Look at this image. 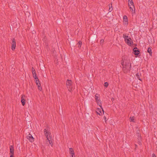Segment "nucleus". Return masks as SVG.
Here are the masks:
<instances>
[{
	"instance_id": "nucleus-18",
	"label": "nucleus",
	"mask_w": 157,
	"mask_h": 157,
	"mask_svg": "<svg viewBox=\"0 0 157 157\" xmlns=\"http://www.w3.org/2000/svg\"><path fill=\"white\" fill-rule=\"evenodd\" d=\"M137 136L138 137V139L139 140H140L141 139V134L139 133H137Z\"/></svg>"
},
{
	"instance_id": "nucleus-3",
	"label": "nucleus",
	"mask_w": 157,
	"mask_h": 157,
	"mask_svg": "<svg viewBox=\"0 0 157 157\" xmlns=\"http://www.w3.org/2000/svg\"><path fill=\"white\" fill-rule=\"evenodd\" d=\"M125 43L129 46H131L133 44V42L131 39L130 37H128V38H126L124 40Z\"/></svg>"
},
{
	"instance_id": "nucleus-11",
	"label": "nucleus",
	"mask_w": 157,
	"mask_h": 157,
	"mask_svg": "<svg viewBox=\"0 0 157 157\" xmlns=\"http://www.w3.org/2000/svg\"><path fill=\"white\" fill-rule=\"evenodd\" d=\"M124 21V24L125 25H128V19L127 16L126 15H124L123 17Z\"/></svg>"
},
{
	"instance_id": "nucleus-41",
	"label": "nucleus",
	"mask_w": 157,
	"mask_h": 157,
	"mask_svg": "<svg viewBox=\"0 0 157 157\" xmlns=\"http://www.w3.org/2000/svg\"><path fill=\"white\" fill-rule=\"evenodd\" d=\"M71 157H75V155H71Z\"/></svg>"
},
{
	"instance_id": "nucleus-43",
	"label": "nucleus",
	"mask_w": 157,
	"mask_h": 157,
	"mask_svg": "<svg viewBox=\"0 0 157 157\" xmlns=\"http://www.w3.org/2000/svg\"><path fill=\"white\" fill-rule=\"evenodd\" d=\"M135 147H137V145L136 144H135Z\"/></svg>"
},
{
	"instance_id": "nucleus-45",
	"label": "nucleus",
	"mask_w": 157,
	"mask_h": 157,
	"mask_svg": "<svg viewBox=\"0 0 157 157\" xmlns=\"http://www.w3.org/2000/svg\"><path fill=\"white\" fill-rule=\"evenodd\" d=\"M102 111H103V113H104V111L102 109Z\"/></svg>"
},
{
	"instance_id": "nucleus-16",
	"label": "nucleus",
	"mask_w": 157,
	"mask_h": 157,
	"mask_svg": "<svg viewBox=\"0 0 157 157\" xmlns=\"http://www.w3.org/2000/svg\"><path fill=\"white\" fill-rule=\"evenodd\" d=\"M141 75L140 74H139V73H137L136 74V76L139 80L142 81V79L140 78V75Z\"/></svg>"
},
{
	"instance_id": "nucleus-35",
	"label": "nucleus",
	"mask_w": 157,
	"mask_h": 157,
	"mask_svg": "<svg viewBox=\"0 0 157 157\" xmlns=\"http://www.w3.org/2000/svg\"><path fill=\"white\" fill-rule=\"evenodd\" d=\"M34 70H35L34 68L33 67H32V71H34Z\"/></svg>"
},
{
	"instance_id": "nucleus-7",
	"label": "nucleus",
	"mask_w": 157,
	"mask_h": 157,
	"mask_svg": "<svg viewBox=\"0 0 157 157\" xmlns=\"http://www.w3.org/2000/svg\"><path fill=\"white\" fill-rule=\"evenodd\" d=\"M27 139L31 142H33L34 141V139L32 136L29 134V135L27 136Z\"/></svg>"
},
{
	"instance_id": "nucleus-33",
	"label": "nucleus",
	"mask_w": 157,
	"mask_h": 157,
	"mask_svg": "<svg viewBox=\"0 0 157 157\" xmlns=\"http://www.w3.org/2000/svg\"><path fill=\"white\" fill-rule=\"evenodd\" d=\"M114 98H111V101L113 102L114 101Z\"/></svg>"
},
{
	"instance_id": "nucleus-20",
	"label": "nucleus",
	"mask_w": 157,
	"mask_h": 157,
	"mask_svg": "<svg viewBox=\"0 0 157 157\" xmlns=\"http://www.w3.org/2000/svg\"><path fill=\"white\" fill-rule=\"evenodd\" d=\"M130 122H135L134 121V119L133 117H130Z\"/></svg>"
},
{
	"instance_id": "nucleus-19",
	"label": "nucleus",
	"mask_w": 157,
	"mask_h": 157,
	"mask_svg": "<svg viewBox=\"0 0 157 157\" xmlns=\"http://www.w3.org/2000/svg\"><path fill=\"white\" fill-rule=\"evenodd\" d=\"M82 44V42L81 41H79L77 44L78 45V47L80 48L81 47V45Z\"/></svg>"
},
{
	"instance_id": "nucleus-27",
	"label": "nucleus",
	"mask_w": 157,
	"mask_h": 157,
	"mask_svg": "<svg viewBox=\"0 0 157 157\" xmlns=\"http://www.w3.org/2000/svg\"><path fill=\"white\" fill-rule=\"evenodd\" d=\"M152 157H156V156L154 153L152 154Z\"/></svg>"
},
{
	"instance_id": "nucleus-40",
	"label": "nucleus",
	"mask_w": 157,
	"mask_h": 157,
	"mask_svg": "<svg viewBox=\"0 0 157 157\" xmlns=\"http://www.w3.org/2000/svg\"><path fill=\"white\" fill-rule=\"evenodd\" d=\"M98 98H95V99L96 101H97L98 100Z\"/></svg>"
},
{
	"instance_id": "nucleus-25",
	"label": "nucleus",
	"mask_w": 157,
	"mask_h": 157,
	"mask_svg": "<svg viewBox=\"0 0 157 157\" xmlns=\"http://www.w3.org/2000/svg\"><path fill=\"white\" fill-rule=\"evenodd\" d=\"M104 42V40H103V39H101V40H100V43L101 44H102V43H103Z\"/></svg>"
},
{
	"instance_id": "nucleus-4",
	"label": "nucleus",
	"mask_w": 157,
	"mask_h": 157,
	"mask_svg": "<svg viewBox=\"0 0 157 157\" xmlns=\"http://www.w3.org/2000/svg\"><path fill=\"white\" fill-rule=\"evenodd\" d=\"M44 133L45 136L47 139L48 138L52 137L51 133L47 130L46 129H45L44 130Z\"/></svg>"
},
{
	"instance_id": "nucleus-32",
	"label": "nucleus",
	"mask_w": 157,
	"mask_h": 157,
	"mask_svg": "<svg viewBox=\"0 0 157 157\" xmlns=\"http://www.w3.org/2000/svg\"><path fill=\"white\" fill-rule=\"evenodd\" d=\"M139 144L140 145H141L142 144L141 142V140L140 141L139 140Z\"/></svg>"
},
{
	"instance_id": "nucleus-2",
	"label": "nucleus",
	"mask_w": 157,
	"mask_h": 157,
	"mask_svg": "<svg viewBox=\"0 0 157 157\" xmlns=\"http://www.w3.org/2000/svg\"><path fill=\"white\" fill-rule=\"evenodd\" d=\"M72 82L71 80L67 79L66 82V86L69 91H70L72 90Z\"/></svg>"
},
{
	"instance_id": "nucleus-12",
	"label": "nucleus",
	"mask_w": 157,
	"mask_h": 157,
	"mask_svg": "<svg viewBox=\"0 0 157 157\" xmlns=\"http://www.w3.org/2000/svg\"><path fill=\"white\" fill-rule=\"evenodd\" d=\"M52 139V136L48 138V139H47L48 140V142L49 144L51 145V146L52 147H53V143L52 142V141L51 140Z\"/></svg>"
},
{
	"instance_id": "nucleus-10",
	"label": "nucleus",
	"mask_w": 157,
	"mask_h": 157,
	"mask_svg": "<svg viewBox=\"0 0 157 157\" xmlns=\"http://www.w3.org/2000/svg\"><path fill=\"white\" fill-rule=\"evenodd\" d=\"M10 154H14V149L13 146V145L10 146Z\"/></svg>"
},
{
	"instance_id": "nucleus-46",
	"label": "nucleus",
	"mask_w": 157,
	"mask_h": 157,
	"mask_svg": "<svg viewBox=\"0 0 157 157\" xmlns=\"http://www.w3.org/2000/svg\"><path fill=\"white\" fill-rule=\"evenodd\" d=\"M135 9H134V13H135Z\"/></svg>"
},
{
	"instance_id": "nucleus-23",
	"label": "nucleus",
	"mask_w": 157,
	"mask_h": 157,
	"mask_svg": "<svg viewBox=\"0 0 157 157\" xmlns=\"http://www.w3.org/2000/svg\"><path fill=\"white\" fill-rule=\"evenodd\" d=\"M109 85L108 83L107 82H106L104 83V86L106 87H107Z\"/></svg>"
},
{
	"instance_id": "nucleus-44",
	"label": "nucleus",
	"mask_w": 157,
	"mask_h": 157,
	"mask_svg": "<svg viewBox=\"0 0 157 157\" xmlns=\"http://www.w3.org/2000/svg\"><path fill=\"white\" fill-rule=\"evenodd\" d=\"M132 0H128V2L132 1Z\"/></svg>"
},
{
	"instance_id": "nucleus-31",
	"label": "nucleus",
	"mask_w": 157,
	"mask_h": 157,
	"mask_svg": "<svg viewBox=\"0 0 157 157\" xmlns=\"http://www.w3.org/2000/svg\"><path fill=\"white\" fill-rule=\"evenodd\" d=\"M33 77L34 78H35L37 77V76L36 75H35L33 76Z\"/></svg>"
},
{
	"instance_id": "nucleus-8",
	"label": "nucleus",
	"mask_w": 157,
	"mask_h": 157,
	"mask_svg": "<svg viewBox=\"0 0 157 157\" xmlns=\"http://www.w3.org/2000/svg\"><path fill=\"white\" fill-rule=\"evenodd\" d=\"M40 81L39 80H37L36 81V83L38 87V90L41 91L42 90V87L40 85V83H39Z\"/></svg>"
},
{
	"instance_id": "nucleus-38",
	"label": "nucleus",
	"mask_w": 157,
	"mask_h": 157,
	"mask_svg": "<svg viewBox=\"0 0 157 157\" xmlns=\"http://www.w3.org/2000/svg\"><path fill=\"white\" fill-rule=\"evenodd\" d=\"M34 78L35 79V81H36V80H39L38 78V77H37L35 78Z\"/></svg>"
},
{
	"instance_id": "nucleus-24",
	"label": "nucleus",
	"mask_w": 157,
	"mask_h": 157,
	"mask_svg": "<svg viewBox=\"0 0 157 157\" xmlns=\"http://www.w3.org/2000/svg\"><path fill=\"white\" fill-rule=\"evenodd\" d=\"M129 8H130V10L132 11V12H133V7H131V6H129Z\"/></svg>"
},
{
	"instance_id": "nucleus-37",
	"label": "nucleus",
	"mask_w": 157,
	"mask_h": 157,
	"mask_svg": "<svg viewBox=\"0 0 157 157\" xmlns=\"http://www.w3.org/2000/svg\"><path fill=\"white\" fill-rule=\"evenodd\" d=\"M32 73H36V71L35 70H34V71H32Z\"/></svg>"
},
{
	"instance_id": "nucleus-26",
	"label": "nucleus",
	"mask_w": 157,
	"mask_h": 157,
	"mask_svg": "<svg viewBox=\"0 0 157 157\" xmlns=\"http://www.w3.org/2000/svg\"><path fill=\"white\" fill-rule=\"evenodd\" d=\"M99 95L98 94H96L95 95V98H98V96Z\"/></svg>"
},
{
	"instance_id": "nucleus-13",
	"label": "nucleus",
	"mask_w": 157,
	"mask_h": 157,
	"mask_svg": "<svg viewBox=\"0 0 157 157\" xmlns=\"http://www.w3.org/2000/svg\"><path fill=\"white\" fill-rule=\"evenodd\" d=\"M128 5L129 6H132L133 8L135 9L134 6V3L132 2V1H130L128 2Z\"/></svg>"
},
{
	"instance_id": "nucleus-30",
	"label": "nucleus",
	"mask_w": 157,
	"mask_h": 157,
	"mask_svg": "<svg viewBox=\"0 0 157 157\" xmlns=\"http://www.w3.org/2000/svg\"><path fill=\"white\" fill-rule=\"evenodd\" d=\"M10 157H14V154H10Z\"/></svg>"
},
{
	"instance_id": "nucleus-14",
	"label": "nucleus",
	"mask_w": 157,
	"mask_h": 157,
	"mask_svg": "<svg viewBox=\"0 0 157 157\" xmlns=\"http://www.w3.org/2000/svg\"><path fill=\"white\" fill-rule=\"evenodd\" d=\"M96 112L97 113L100 115H101L102 114L101 111V109L99 108H98L97 111Z\"/></svg>"
},
{
	"instance_id": "nucleus-36",
	"label": "nucleus",
	"mask_w": 157,
	"mask_h": 157,
	"mask_svg": "<svg viewBox=\"0 0 157 157\" xmlns=\"http://www.w3.org/2000/svg\"><path fill=\"white\" fill-rule=\"evenodd\" d=\"M32 73H36V71L35 70H34V71H32Z\"/></svg>"
},
{
	"instance_id": "nucleus-34",
	"label": "nucleus",
	"mask_w": 157,
	"mask_h": 157,
	"mask_svg": "<svg viewBox=\"0 0 157 157\" xmlns=\"http://www.w3.org/2000/svg\"><path fill=\"white\" fill-rule=\"evenodd\" d=\"M70 154H71V155H75V152H73V153H70Z\"/></svg>"
},
{
	"instance_id": "nucleus-28",
	"label": "nucleus",
	"mask_w": 157,
	"mask_h": 157,
	"mask_svg": "<svg viewBox=\"0 0 157 157\" xmlns=\"http://www.w3.org/2000/svg\"><path fill=\"white\" fill-rule=\"evenodd\" d=\"M113 10V8H112V7L111 9L110 8V7H109V12H111V11H112Z\"/></svg>"
},
{
	"instance_id": "nucleus-39",
	"label": "nucleus",
	"mask_w": 157,
	"mask_h": 157,
	"mask_svg": "<svg viewBox=\"0 0 157 157\" xmlns=\"http://www.w3.org/2000/svg\"><path fill=\"white\" fill-rule=\"evenodd\" d=\"M109 7L111 6L112 7V4H109Z\"/></svg>"
},
{
	"instance_id": "nucleus-29",
	"label": "nucleus",
	"mask_w": 157,
	"mask_h": 157,
	"mask_svg": "<svg viewBox=\"0 0 157 157\" xmlns=\"http://www.w3.org/2000/svg\"><path fill=\"white\" fill-rule=\"evenodd\" d=\"M103 119H104L105 120V122H106V117L105 116L104 117Z\"/></svg>"
},
{
	"instance_id": "nucleus-21",
	"label": "nucleus",
	"mask_w": 157,
	"mask_h": 157,
	"mask_svg": "<svg viewBox=\"0 0 157 157\" xmlns=\"http://www.w3.org/2000/svg\"><path fill=\"white\" fill-rule=\"evenodd\" d=\"M123 38H124V40H125V39L126 38H128V36L126 35L125 34H123Z\"/></svg>"
},
{
	"instance_id": "nucleus-22",
	"label": "nucleus",
	"mask_w": 157,
	"mask_h": 157,
	"mask_svg": "<svg viewBox=\"0 0 157 157\" xmlns=\"http://www.w3.org/2000/svg\"><path fill=\"white\" fill-rule=\"evenodd\" d=\"M69 151L70 153H71L74 152V150L72 148H69Z\"/></svg>"
},
{
	"instance_id": "nucleus-17",
	"label": "nucleus",
	"mask_w": 157,
	"mask_h": 157,
	"mask_svg": "<svg viewBox=\"0 0 157 157\" xmlns=\"http://www.w3.org/2000/svg\"><path fill=\"white\" fill-rule=\"evenodd\" d=\"M147 52L148 53H149V55L150 56H152V52H151V49L150 47H149L148 48Z\"/></svg>"
},
{
	"instance_id": "nucleus-5",
	"label": "nucleus",
	"mask_w": 157,
	"mask_h": 157,
	"mask_svg": "<svg viewBox=\"0 0 157 157\" xmlns=\"http://www.w3.org/2000/svg\"><path fill=\"white\" fill-rule=\"evenodd\" d=\"M16 46V43L15 40L14 38H13L12 40V43L11 49L12 50H14L15 49Z\"/></svg>"
},
{
	"instance_id": "nucleus-15",
	"label": "nucleus",
	"mask_w": 157,
	"mask_h": 157,
	"mask_svg": "<svg viewBox=\"0 0 157 157\" xmlns=\"http://www.w3.org/2000/svg\"><path fill=\"white\" fill-rule=\"evenodd\" d=\"M98 105H99V106L101 107V108L102 109V106H101V100H100V99L98 100L97 101H96Z\"/></svg>"
},
{
	"instance_id": "nucleus-42",
	"label": "nucleus",
	"mask_w": 157,
	"mask_h": 157,
	"mask_svg": "<svg viewBox=\"0 0 157 157\" xmlns=\"http://www.w3.org/2000/svg\"><path fill=\"white\" fill-rule=\"evenodd\" d=\"M32 74H33V76L35 75H36V73H32Z\"/></svg>"
},
{
	"instance_id": "nucleus-1",
	"label": "nucleus",
	"mask_w": 157,
	"mask_h": 157,
	"mask_svg": "<svg viewBox=\"0 0 157 157\" xmlns=\"http://www.w3.org/2000/svg\"><path fill=\"white\" fill-rule=\"evenodd\" d=\"M123 66L122 71L123 72L127 74L130 72L131 69V64L130 60H125V62H122L121 63Z\"/></svg>"
},
{
	"instance_id": "nucleus-6",
	"label": "nucleus",
	"mask_w": 157,
	"mask_h": 157,
	"mask_svg": "<svg viewBox=\"0 0 157 157\" xmlns=\"http://www.w3.org/2000/svg\"><path fill=\"white\" fill-rule=\"evenodd\" d=\"M134 54L138 56L140 53V51L139 49L137 48H134L133 50Z\"/></svg>"
},
{
	"instance_id": "nucleus-9",
	"label": "nucleus",
	"mask_w": 157,
	"mask_h": 157,
	"mask_svg": "<svg viewBox=\"0 0 157 157\" xmlns=\"http://www.w3.org/2000/svg\"><path fill=\"white\" fill-rule=\"evenodd\" d=\"M25 96L24 95H22L21 97V102L22 105L23 106L25 105Z\"/></svg>"
}]
</instances>
